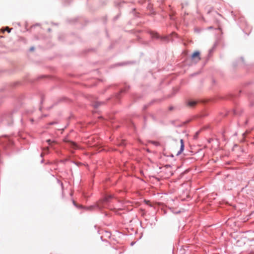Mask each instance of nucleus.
<instances>
[{"mask_svg":"<svg viewBox=\"0 0 254 254\" xmlns=\"http://www.w3.org/2000/svg\"><path fill=\"white\" fill-rule=\"evenodd\" d=\"M192 61L197 63L200 60V53L198 51L194 52L191 56Z\"/></svg>","mask_w":254,"mask_h":254,"instance_id":"f257e3e1","label":"nucleus"},{"mask_svg":"<svg viewBox=\"0 0 254 254\" xmlns=\"http://www.w3.org/2000/svg\"><path fill=\"white\" fill-rule=\"evenodd\" d=\"M64 142H68L70 144V146L71 148L74 149H78L79 148L77 144L74 142H72L71 141H70V140H68L66 139H64Z\"/></svg>","mask_w":254,"mask_h":254,"instance_id":"f03ea898","label":"nucleus"},{"mask_svg":"<svg viewBox=\"0 0 254 254\" xmlns=\"http://www.w3.org/2000/svg\"><path fill=\"white\" fill-rule=\"evenodd\" d=\"M180 142H181V148H180V149L177 152V153H176L177 155H179V154H180L184 149V144L183 140L181 139Z\"/></svg>","mask_w":254,"mask_h":254,"instance_id":"7ed1b4c3","label":"nucleus"},{"mask_svg":"<svg viewBox=\"0 0 254 254\" xmlns=\"http://www.w3.org/2000/svg\"><path fill=\"white\" fill-rule=\"evenodd\" d=\"M196 103L197 102L194 101H190L188 102L187 105L190 107H193L196 104Z\"/></svg>","mask_w":254,"mask_h":254,"instance_id":"20e7f679","label":"nucleus"},{"mask_svg":"<svg viewBox=\"0 0 254 254\" xmlns=\"http://www.w3.org/2000/svg\"><path fill=\"white\" fill-rule=\"evenodd\" d=\"M47 142L49 143L50 145H51L52 147H53V144L56 143L55 141H51L50 139L47 140Z\"/></svg>","mask_w":254,"mask_h":254,"instance_id":"39448f33","label":"nucleus"},{"mask_svg":"<svg viewBox=\"0 0 254 254\" xmlns=\"http://www.w3.org/2000/svg\"><path fill=\"white\" fill-rule=\"evenodd\" d=\"M111 197H112V196H111V195H108V196H107V197L105 198V199L104 201H108V199H109V198H111Z\"/></svg>","mask_w":254,"mask_h":254,"instance_id":"423d86ee","label":"nucleus"},{"mask_svg":"<svg viewBox=\"0 0 254 254\" xmlns=\"http://www.w3.org/2000/svg\"><path fill=\"white\" fill-rule=\"evenodd\" d=\"M43 150L45 152H48V150H49V147H45L43 149Z\"/></svg>","mask_w":254,"mask_h":254,"instance_id":"0eeeda50","label":"nucleus"},{"mask_svg":"<svg viewBox=\"0 0 254 254\" xmlns=\"http://www.w3.org/2000/svg\"><path fill=\"white\" fill-rule=\"evenodd\" d=\"M5 30L9 33L10 32L11 29H9L8 27H6Z\"/></svg>","mask_w":254,"mask_h":254,"instance_id":"6e6552de","label":"nucleus"},{"mask_svg":"<svg viewBox=\"0 0 254 254\" xmlns=\"http://www.w3.org/2000/svg\"><path fill=\"white\" fill-rule=\"evenodd\" d=\"M151 142L152 143H154V144L155 145H159V143H158V142H152V141H151Z\"/></svg>","mask_w":254,"mask_h":254,"instance_id":"1a4fd4ad","label":"nucleus"},{"mask_svg":"<svg viewBox=\"0 0 254 254\" xmlns=\"http://www.w3.org/2000/svg\"><path fill=\"white\" fill-rule=\"evenodd\" d=\"M34 48H33V47H31V48H30V51H33L34 50Z\"/></svg>","mask_w":254,"mask_h":254,"instance_id":"9d476101","label":"nucleus"},{"mask_svg":"<svg viewBox=\"0 0 254 254\" xmlns=\"http://www.w3.org/2000/svg\"><path fill=\"white\" fill-rule=\"evenodd\" d=\"M98 206L99 207H100V206L99 204H98Z\"/></svg>","mask_w":254,"mask_h":254,"instance_id":"9b49d317","label":"nucleus"}]
</instances>
